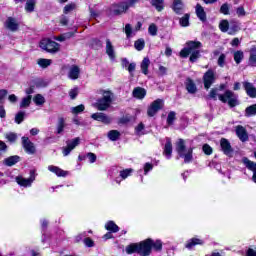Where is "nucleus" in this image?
<instances>
[{"mask_svg": "<svg viewBox=\"0 0 256 256\" xmlns=\"http://www.w3.org/2000/svg\"><path fill=\"white\" fill-rule=\"evenodd\" d=\"M53 63V60L51 59H45V58H40L37 61V64L42 67V69H47Z\"/></svg>", "mask_w": 256, "mask_h": 256, "instance_id": "obj_35", "label": "nucleus"}, {"mask_svg": "<svg viewBox=\"0 0 256 256\" xmlns=\"http://www.w3.org/2000/svg\"><path fill=\"white\" fill-rule=\"evenodd\" d=\"M48 170L51 171V173H55V175H57V177H67L68 172L57 167L54 165H50L48 166Z\"/></svg>", "mask_w": 256, "mask_h": 256, "instance_id": "obj_25", "label": "nucleus"}, {"mask_svg": "<svg viewBox=\"0 0 256 256\" xmlns=\"http://www.w3.org/2000/svg\"><path fill=\"white\" fill-rule=\"evenodd\" d=\"M157 25L155 24H150V26L148 27V33L149 35H151L152 37H155L157 35Z\"/></svg>", "mask_w": 256, "mask_h": 256, "instance_id": "obj_50", "label": "nucleus"}, {"mask_svg": "<svg viewBox=\"0 0 256 256\" xmlns=\"http://www.w3.org/2000/svg\"><path fill=\"white\" fill-rule=\"evenodd\" d=\"M6 29H9V31H17L19 29V22L13 17H9L5 22Z\"/></svg>", "mask_w": 256, "mask_h": 256, "instance_id": "obj_18", "label": "nucleus"}, {"mask_svg": "<svg viewBox=\"0 0 256 256\" xmlns=\"http://www.w3.org/2000/svg\"><path fill=\"white\" fill-rule=\"evenodd\" d=\"M111 103H113V93L111 91H104L102 97L94 104V107L98 111H107L111 107Z\"/></svg>", "mask_w": 256, "mask_h": 256, "instance_id": "obj_3", "label": "nucleus"}, {"mask_svg": "<svg viewBox=\"0 0 256 256\" xmlns=\"http://www.w3.org/2000/svg\"><path fill=\"white\" fill-rule=\"evenodd\" d=\"M187 151V148L185 146V140L178 139L176 142V152L178 153V157H183V153Z\"/></svg>", "mask_w": 256, "mask_h": 256, "instance_id": "obj_22", "label": "nucleus"}, {"mask_svg": "<svg viewBox=\"0 0 256 256\" xmlns=\"http://www.w3.org/2000/svg\"><path fill=\"white\" fill-rule=\"evenodd\" d=\"M191 16L189 14H185L182 18L179 20V24L181 27H189V18Z\"/></svg>", "mask_w": 256, "mask_h": 256, "instance_id": "obj_47", "label": "nucleus"}, {"mask_svg": "<svg viewBox=\"0 0 256 256\" xmlns=\"http://www.w3.org/2000/svg\"><path fill=\"white\" fill-rule=\"evenodd\" d=\"M65 129V118L60 117L58 118V124H57V133L58 135H61Z\"/></svg>", "mask_w": 256, "mask_h": 256, "instance_id": "obj_41", "label": "nucleus"}, {"mask_svg": "<svg viewBox=\"0 0 256 256\" xmlns=\"http://www.w3.org/2000/svg\"><path fill=\"white\" fill-rule=\"evenodd\" d=\"M242 162L244 163L245 167L249 169V171H252V173L256 171V162L249 160L247 157H244Z\"/></svg>", "mask_w": 256, "mask_h": 256, "instance_id": "obj_30", "label": "nucleus"}, {"mask_svg": "<svg viewBox=\"0 0 256 256\" xmlns=\"http://www.w3.org/2000/svg\"><path fill=\"white\" fill-rule=\"evenodd\" d=\"M74 35H75V33H73V32H66L59 36H56L55 40L60 41V42L67 41V39H71V37H74Z\"/></svg>", "mask_w": 256, "mask_h": 256, "instance_id": "obj_34", "label": "nucleus"}, {"mask_svg": "<svg viewBox=\"0 0 256 256\" xmlns=\"http://www.w3.org/2000/svg\"><path fill=\"white\" fill-rule=\"evenodd\" d=\"M35 177H37V174L33 170L30 171V177L29 178H23L21 176L16 177V182L21 187H31V184L33 181H35Z\"/></svg>", "mask_w": 256, "mask_h": 256, "instance_id": "obj_10", "label": "nucleus"}, {"mask_svg": "<svg viewBox=\"0 0 256 256\" xmlns=\"http://www.w3.org/2000/svg\"><path fill=\"white\" fill-rule=\"evenodd\" d=\"M236 135L242 141V143H245V141L249 140V134H247V129L245 127L238 125L236 126Z\"/></svg>", "mask_w": 256, "mask_h": 256, "instance_id": "obj_14", "label": "nucleus"}, {"mask_svg": "<svg viewBox=\"0 0 256 256\" xmlns=\"http://www.w3.org/2000/svg\"><path fill=\"white\" fill-rule=\"evenodd\" d=\"M81 73V69L77 65H72L68 72L69 79H72L73 81L79 79V75Z\"/></svg>", "mask_w": 256, "mask_h": 256, "instance_id": "obj_19", "label": "nucleus"}, {"mask_svg": "<svg viewBox=\"0 0 256 256\" xmlns=\"http://www.w3.org/2000/svg\"><path fill=\"white\" fill-rule=\"evenodd\" d=\"M134 47L136 51H143L145 49V40L143 38H140L135 41Z\"/></svg>", "mask_w": 256, "mask_h": 256, "instance_id": "obj_42", "label": "nucleus"}, {"mask_svg": "<svg viewBox=\"0 0 256 256\" xmlns=\"http://www.w3.org/2000/svg\"><path fill=\"white\" fill-rule=\"evenodd\" d=\"M163 155L166 156V159H171L173 155V143L171 142V138L169 137L166 138Z\"/></svg>", "mask_w": 256, "mask_h": 256, "instance_id": "obj_15", "label": "nucleus"}, {"mask_svg": "<svg viewBox=\"0 0 256 256\" xmlns=\"http://www.w3.org/2000/svg\"><path fill=\"white\" fill-rule=\"evenodd\" d=\"M249 63L251 67H256V48L253 47L250 50Z\"/></svg>", "mask_w": 256, "mask_h": 256, "instance_id": "obj_39", "label": "nucleus"}, {"mask_svg": "<svg viewBox=\"0 0 256 256\" xmlns=\"http://www.w3.org/2000/svg\"><path fill=\"white\" fill-rule=\"evenodd\" d=\"M201 47H202L201 42L189 41L186 43V47L180 51V57L187 59V57H189L190 55L191 63H195L197 62V59L201 57V52L199 51Z\"/></svg>", "mask_w": 256, "mask_h": 256, "instance_id": "obj_2", "label": "nucleus"}, {"mask_svg": "<svg viewBox=\"0 0 256 256\" xmlns=\"http://www.w3.org/2000/svg\"><path fill=\"white\" fill-rule=\"evenodd\" d=\"M185 9V4L181 0H173L172 10L176 15H183V11Z\"/></svg>", "mask_w": 256, "mask_h": 256, "instance_id": "obj_17", "label": "nucleus"}, {"mask_svg": "<svg viewBox=\"0 0 256 256\" xmlns=\"http://www.w3.org/2000/svg\"><path fill=\"white\" fill-rule=\"evenodd\" d=\"M220 147L224 155H227V157H231V155H233V147H231V142H229V140L226 138H222L220 140Z\"/></svg>", "mask_w": 256, "mask_h": 256, "instance_id": "obj_12", "label": "nucleus"}, {"mask_svg": "<svg viewBox=\"0 0 256 256\" xmlns=\"http://www.w3.org/2000/svg\"><path fill=\"white\" fill-rule=\"evenodd\" d=\"M186 89L188 93H191L192 95L197 93V86L191 78L186 79Z\"/></svg>", "mask_w": 256, "mask_h": 256, "instance_id": "obj_27", "label": "nucleus"}, {"mask_svg": "<svg viewBox=\"0 0 256 256\" xmlns=\"http://www.w3.org/2000/svg\"><path fill=\"white\" fill-rule=\"evenodd\" d=\"M107 137L110 141H118L119 137H121V132L117 130H110Z\"/></svg>", "mask_w": 256, "mask_h": 256, "instance_id": "obj_33", "label": "nucleus"}, {"mask_svg": "<svg viewBox=\"0 0 256 256\" xmlns=\"http://www.w3.org/2000/svg\"><path fill=\"white\" fill-rule=\"evenodd\" d=\"M84 245H86V247H95V242L91 238H85Z\"/></svg>", "mask_w": 256, "mask_h": 256, "instance_id": "obj_60", "label": "nucleus"}, {"mask_svg": "<svg viewBox=\"0 0 256 256\" xmlns=\"http://www.w3.org/2000/svg\"><path fill=\"white\" fill-rule=\"evenodd\" d=\"M24 120H25V112L23 111L18 112L15 116V123H17L18 125H21V123H23Z\"/></svg>", "mask_w": 256, "mask_h": 256, "instance_id": "obj_49", "label": "nucleus"}, {"mask_svg": "<svg viewBox=\"0 0 256 256\" xmlns=\"http://www.w3.org/2000/svg\"><path fill=\"white\" fill-rule=\"evenodd\" d=\"M195 245H203V240L199 238H192L187 241L185 247L186 249H192L195 247Z\"/></svg>", "mask_w": 256, "mask_h": 256, "instance_id": "obj_29", "label": "nucleus"}, {"mask_svg": "<svg viewBox=\"0 0 256 256\" xmlns=\"http://www.w3.org/2000/svg\"><path fill=\"white\" fill-rule=\"evenodd\" d=\"M236 15H238V17H245L246 12H245V8H243V6H240L236 9Z\"/></svg>", "mask_w": 256, "mask_h": 256, "instance_id": "obj_58", "label": "nucleus"}, {"mask_svg": "<svg viewBox=\"0 0 256 256\" xmlns=\"http://www.w3.org/2000/svg\"><path fill=\"white\" fill-rule=\"evenodd\" d=\"M91 118L94 119V121H100V123H104V125H110V123L113 121L112 117H109L107 114L102 112L92 114Z\"/></svg>", "mask_w": 256, "mask_h": 256, "instance_id": "obj_11", "label": "nucleus"}, {"mask_svg": "<svg viewBox=\"0 0 256 256\" xmlns=\"http://www.w3.org/2000/svg\"><path fill=\"white\" fill-rule=\"evenodd\" d=\"M69 95L71 99H76L77 95H79V89L77 88L71 89L69 92Z\"/></svg>", "mask_w": 256, "mask_h": 256, "instance_id": "obj_59", "label": "nucleus"}, {"mask_svg": "<svg viewBox=\"0 0 256 256\" xmlns=\"http://www.w3.org/2000/svg\"><path fill=\"white\" fill-rule=\"evenodd\" d=\"M132 96L134 97V99H145V97L147 96V90H145V88L142 87H136L132 91Z\"/></svg>", "mask_w": 256, "mask_h": 256, "instance_id": "obj_20", "label": "nucleus"}, {"mask_svg": "<svg viewBox=\"0 0 256 256\" xmlns=\"http://www.w3.org/2000/svg\"><path fill=\"white\" fill-rule=\"evenodd\" d=\"M106 54L111 61L115 59V47L113 46V43H111L110 39L106 40Z\"/></svg>", "mask_w": 256, "mask_h": 256, "instance_id": "obj_21", "label": "nucleus"}, {"mask_svg": "<svg viewBox=\"0 0 256 256\" xmlns=\"http://www.w3.org/2000/svg\"><path fill=\"white\" fill-rule=\"evenodd\" d=\"M239 31V24L231 22L228 28V35H235Z\"/></svg>", "mask_w": 256, "mask_h": 256, "instance_id": "obj_40", "label": "nucleus"}, {"mask_svg": "<svg viewBox=\"0 0 256 256\" xmlns=\"http://www.w3.org/2000/svg\"><path fill=\"white\" fill-rule=\"evenodd\" d=\"M196 15L198 19L202 21V23H205V21H207V13H205V9L203 8V6H201V4L196 5Z\"/></svg>", "mask_w": 256, "mask_h": 256, "instance_id": "obj_24", "label": "nucleus"}, {"mask_svg": "<svg viewBox=\"0 0 256 256\" xmlns=\"http://www.w3.org/2000/svg\"><path fill=\"white\" fill-rule=\"evenodd\" d=\"M85 111V105L80 104L76 107H72L71 108V113H73V115H79V113H83Z\"/></svg>", "mask_w": 256, "mask_h": 256, "instance_id": "obj_44", "label": "nucleus"}, {"mask_svg": "<svg viewBox=\"0 0 256 256\" xmlns=\"http://www.w3.org/2000/svg\"><path fill=\"white\" fill-rule=\"evenodd\" d=\"M143 129H145V125L143 123L138 124V126L135 128L137 135H144Z\"/></svg>", "mask_w": 256, "mask_h": 256, "instance_id": "obj_56", "label": "nucleus"}, {"mask_svg": "<svg viewBox=\"0 0 256 256\" xmlns=\"http://www.w3.org/2000/svg\"><path fill=\"white\" fill-rule=\"evenodd\" d=\"M164 105L165 102L163 101V99H156L155 101H153L147 110L148 117H155V115H157V113H159V111L163 109Z\"/></svg>", "mask_w": 256, "mask_h": 256, "instance_id": "obj_6", "label": "nucleus"}, {"mask_svg": "<svg viewBox=\"0 0 256 256\" xmlns=\"http://www.w3.org/2000/svg\"><path fill=\"white\" fill-rule=\"evenodd\" d=\"M220 13H222V15H229V4L228 3H224L220 7Z\"/></svg>", "mask_w": 256, "mask_h": 256, "instance_id": "obj_53", "label": "nucleus"}, {"mask_svg": "<svg viewBox=\"0 0 256 256\" xmlns=\"http://www.w3.org/2000/svg\"><path fill=\"white\" fill-rule=\"evenodd\" d=\"M161 251L163 242L161 240L154 241L151 238L141 241L140 243H132L129 245V253H138L140 256H149L151 251Z\"/></svg>", "mask_w": 256, "mask_h": 256, "instance_id": "obj_1", "label": "nucleus"}, {"mask_svg": "<svg viewBox=\"0 0 256 256\" xmlns=\"http://www.w3.org/2000/svg\"><path fill=\"white\" fill-rule=\"evenodd\" d=\"M176 119H177V113H175V111H171L168 113V116H167L168 125H173Z\"/></svg>", "mask_w": 256, "mask_h": 256, "instance_id": "obj_46", "label": "nucleus"}, {"mask_svg": "<svg viewBox=\"0 0 256 256\" xmlns=\"http://www.w3.org/2000/svg\"><path fill=\"white\" fill-rule=\"evenodd\" d=\"M184 159V163H191L193 161V148H189L186 152L179 156Z\"/></svg>", "mask_w": 256, "mask_h": 256, "instance_id": "obj_28", "label": "nucleus"}, {"mask_svg": "<svg viewBox=\"0 0 256 256\" xmlns=\"http://www.w3.org/2000/svg\"><path fill=\"white\" fill-rule=\"evenodd\" d=\"M225 59H227V56L224 53L220 54L217 61L219 67H225Z\"/></svg>", "mask_w": 256, "mask_h": 256, "instance_id": "obj_52", "label": "nucleus"}, {"mask_svg": "<svg viewBox=\"0 0 256 256\" xmlns=\"http://www.w3.org/2000/svg\"><path fill=\"white\" fill-rule=\"evenodd\" d=\"M152 170H153V164L146 163L144 165V173H145V175H147V173H149V171H152Z\"/></svg>", "mask_w": 256, "mask_h": 256, "instance_id": "obj_61", "label": "nucleus"}, {"mask_svg": "<svg viewBox=\"0 0 256 256\" xmlns=\"http://www.w3.org/2000/svg\"><path fill=\"white\" fill-rule=\"evenodd\" d=\"M31 99H33V96L31 95L22 98V101L20 103V109H27V107L31 105Z\"/></svg>", "mask_w": 256, "mask_h": 256, "instance_id": "obj_36", "label": "nucleus"}, {"mask_svg": "<svg viewBox=\"0 0 256 256\" xmlns=\"http://www.w3.org/2000/svg\"><path fill=\"white\" fill-rule=\"evenodd\" d=\"M219 29L222 33H227V31H229V21L222 20L219 24Z\"/></svg>", "mask_w": 256, "mask_h": 256, "instance_id": "obj_48", "label": "nucleus"}, {"mask_svg": "<svg viewBox=\"0 0 256 256\" xmlns=\"http://www.w3.org/2000/svg\"><path fill=\"white\" fill-rule=\"evenodd\" d=\"M120 177L122 180L127 179V177H129V169L122 170L120 172Z\"/></svg>", "mask_w": 256, "mask_h": 256, "instance_id": "obj_62", "label": "nucleus"}, {"mask_svg": "<svg viewBox=\"0 0 256 256\" xmlns=\"http://www.w3.org/2000/svg\"><path fill=\"white\" fill-rule=\"evenodd\" d=\"M151 4L155 7L156 11L161 12V10L164 9L163 0H151Z\"/></svg>", "mask_w": 256, "mask_h": 256, "instance_id": "obj_43", "label": "nucleus"}, {"mask_svg": "<svg viewBox=\"0 0 256 256\" xmlns=\"http://www.w3.org/2000/svg\"><path fill=\"white\" fill-rule=\"evenodd\" d=\"M80 143H81V138L79 137H76L72 140H67L66 141L67 146L62 148V153L64 157H67L73 151V149H75V147H77Z\"/></svg>", "mask_w": 256, "mask_h": 256, "instance_id": "obj_7", "label": "nucleus"}, {"mask_svg": "<svg viewBox=\"0 0 256 256\" xmlns=\"http://www.w3.org/2000/svg\"><path fill=\"white\" fill-rule=\"evenodd\" d=\"M40 47L41 49H43L44 51H47L48 53H57L61 47V45H59V43L50 40V39H43L40 42Z\"/></svg>", "mask_w": 256, "mask_h": 256, "instance_id": "obj_5", "label": "nucleus"}, {"mask_svg": "<svg viewBox=\"0 0 256 256\" xmlns=\"http://www.w3.org/2000/svg\"><path fill=\"white\" fill-rule=\"evenodd\" d=\"M202 149H203V152L205 153V155H211V153H213V148H211V146H209V144H204Z\"/></svg>", "mask_w": 256, "mask_h": 256, "instance_id": "obj_55", "label": "nucleus"}, {"mask_svg": "<svg viewBox=\"0 0 256 256\" xmlns=\"http://www.w3.org/2000/svg\"><path fill=\"white\" fill-rule=\"evenodd\" d=\"M75 7H76V5H75L74 3L67 4V5L64 7V13H65V14L71 13V11L75 10Z\"/></svg>", "mask_w": 256, "mask_h": 256, "instance_id": "obj_54", "label": "nucleus"}, {"mask_svg": "<svg viewBox=\"0 0 256 256\" xmlns=\"http://www.w3.org/2000/svg\"><path fill=\"white\" fill-rule=\"evenodd\" d=\"M105 229L107 231H110L111 233H117L119 232V226H117V224H115V222L113 221H108L106 224H105Z\"/></svg>", "mask_w": 256, "mask_h": 256, "instance_id": "obj_31", "label": "nucleus"}, {"mask_svg": "<svg viewBox=\"0 0 256 256\" xmlns=\"http://www.w3.org/2000/svg\"><path fill=\"white\" fill-rule=\"evenodd\" d=\"M243 87L248 95V97H251V99H255L256 97V88L251 82H243Z\"/></svg>", "mask_w": 256, "mask_h": 256, "instance_id": "obj_16", "label": "nucleus"}, {"mask_svg": "<svg viewBox=\"0 0 256 256\" xmlns=\"http://www.w3.org/2000/svg\"><path fill=\"white\" fill-rule=\"evenodd\" d=\"M217 78L215 77V71L212 69H209L204 75H203V83L205 89H211V85L215 83V80Z\"/></svg>", "mask_w": 256, "mask_h": 256, "instance_id": "obj_9", "label": "nucleus"}, {"mask_svg": "<svg viewBox=\"0 0 256 256\" xmlns=\"http://www.w3.org/2000/svg\"><path fill=\"white\" fill-rule=\"evenodd\" d=\"M150 65H151V60H149L148 57H145L140 64L141 71H142L143 75H149V66Z\"/></svg>", "mask_w": 256, "mask_h": 256, "instance_id": "obj_26", "label": "nucleus"}, {"mask_svg": "<svg viewBox=\"0 0 256 256\" xmlns=\"http://www.w3.org/2000/svg\"><path fill=\"white\" fill-rule=\"evenodd\" d=\"M5 138L10 142V143H15L17 141V134L10 132L5 135Z\"/></svg>", "mask_w": 256, "mask_h": 256, "instance_id": "obj_51", "label": "nucleus"}, {"mask_svg": "<svg viewBox=\"0 0 256 256\" xmlns=\"http://www.w3.org/2000/svg\"><path fill=\"white\" fill-rule=\"evenodd\" d=\"M21 161V157L18 155L10 156L8 158H5L3 163L6 165V167H13V165H17Z\"/></svg>", "mask_w": 256, "mask_h": 256, "instance_id": "obj_23", "label": "nucleus"}, {"mask_svg": "<svg viewBox=\"0 0 256 256\" xmlns=\"http://www.w3.org/2000/svg\"><path fill=\"white\" fill-rule=\"evenodd\" d=\"M127 9H129V3L127 2L114 4L109 9V15H121V13H125Z\"/></svg>", "mask_w": 256, "mask_h": 256, "instance_id": "obj_8", "label": "nucleus"}, {"mask_svg": "<svg viewBox=\"0 0 256 256\" xmlns=\"http://www.w3.org/2000/svg\"><path fill=\"white\" fill-rule=\"evenodd\" d=\"M247 256H256V251L253 248H249L246 252Z\"/></svg>", "mask_w": 256, "mask_h": 256, "instance_id": "obj_64", "label": "nucleus"}, {"mask_svg": "<svg viewBox=\"0 0 256 256\" xmlns=\"http://www.w3.org/2000/svg\"><path fill=\"white\" fill-rule=\"evenodd\" d=\"M86 156L89 159L90 163H95V161H97V155H95V153L93 152L87 153Z\"/></svg>", "mask_w": 256, "mask_h": 256, "instance_id": "obj_57", "label": "nucleus"}, {"mask_svg": "<svg viewBox=\"0 0 256 256\" xmlns=\"http://www.w3.org/2000/svg\"><path fill=\"white\" fill-rule=\"evenodd\" d=\"M22 145H23V148L25 149L26 153H28L29 155H34L35 144L33 142H31L29 137H25V136L22 137Z\"/></svg>", "mask_w": 256, "mask_h": 256, "instance_id": "obj_13", "label": "nucleus"}, {"mask_svg": "<svg viewBox=\"0 0 256 256\" xmlns=\"http://www.w3.org/2000/svg\"><path fill=\"white\" fill-rule=\"evenodd\" d=\"M256 115V104L250 105L245 109V117H253Z\"/></svg>", "mask_w": 256, "mask_h": 256, "instance_id": "obj_37", "label": "nucleus"}, {"mask_svg": "<svg viewBox=\"0 0 256 256\" xmlns=\"http://www.w3.org/2000/svg\"><path fill=\"white\" fill-rule=\"evenodd\" d=\"M244 57H245V54L243 53V51L238 50L234 52V61L236 65H239L243 61Z\"/></svg>", "mask_w": 256, "mask_h": 256, "instance_id": "obj_38", "label": "nucleus"}, {"mask_svg": "<svg viewBox=\"0 0 256 256\" xmlns=\"http://www.w3.org/2000/svg\"><path fill=\"white\" fill-rule=\"evenodd\" d=\"M33 101L35 103V105H44L45 104V97H43V95L41 94H37L34 96Z\"/></svg>", "mask_w": 256, "mask_h": 256, "instance_id": "obj_45", "label": "nucleus"}, {"mask_svg": "<svg viewBox=\"0 0 256 256\" xmlns=\"http://www.w3.org/2000/svg\"><path fill=\"white\" fill-rule=\"evenodd\" d=\"M219 101L228 103L229 107H237L239 105V96L231 90H226L224 94L218 95Z\"/></svg>", "mask_w": 256, "mask_h": 256, "instance_id": "obj_4", "label": "nucleus"}, {"mask_svg": "<svg viewBox=\"0 0 256 256\" xmlns=\"http://www.w3.org/2000/svg\"><path fill=\"white\" fill-rule=\"evenodd\" d=\"M35 5H37V0H27L25 11H27V13H33V11H35Z\"/></svg>", "mask_w": 256, "mask_h": 256, "instance_id": "obj_32", "label": "nucleus"}, {"mask_svg": "<svg viewBox=\"0 0 256 256\" xmlns=\"http://www.w3.org/2000/svg\"><path fill=\"white\" fill-rule=\"evenodd\" d=\"M7 90L6 89H2L0 90V103H3V99H5V97H7Z\"/></svg>", "mask_w": 256, "mask_h": 256, "instance_id": "obj_63", "label": "nucleus"}]
</instances>
